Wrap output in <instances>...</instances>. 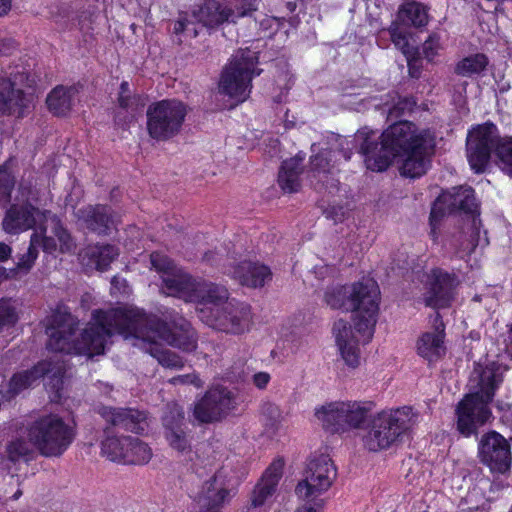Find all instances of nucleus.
Returning a JSON list of instances; mask_svg holds the SVG:
<instances>
[{
	"label": "nucleus",
	"instance_id": "f257e3e1",
	"mask_svg": "<svg viewBox=\"0 0 512 512\" xmlns=\"http://www.w3.org/2000/svg\"><path fill=\"white\" fill-rule=\"evenodd\" d=\"M95 323L86 327L79 336V321L68 311L57 309L46 318L47 349L66 354L99 355L104 353L108 338L115 334L140 337L146 341L163 340L172 347L191 352L197 347V335L191 324L175 317L172 327L154 315L137 308H116L97 311Z\"/></svg>",
	"mask_w": 512,
	"mask_h": 512
},
{
	"label": "nucleus",
	"instance_id": "f03ea898",
	"mask_svg": "<svg viewBox=\"0 0 512 512\" xmlns=\"http://www.w3.org/2000/svg\"><path fill=\"white\" fill-rule=\"evenodd\" d=\"M332 309H343L355 313L354 330L343 319L333 325L336 344L344 362L351 368L360 364V343H367L373 336L379 309V289L372 279L349 286L329 287L324 296Z\"/></svg>",
	"mask_w": 512,
	"mask_h": 512
},
{
	"label": "nucleus",
	"instance_id": "7ed1b4c3",
	"mask_svg": "<svg viewBox=\"0 0 512 512\" xmlns=\"http://www.w3.org/2000/svg\"><path fill=\"white\" fill-rule=\"evenodd\" d=\"M425 131H418L410 121H398L390 125L381 135L367 128L358 130L355 140L360 142V152L367 169L385 171L399 154L413 148Z\"/></svg>",
	"mask_w": 512,
	"mask_h": 512
},
{
	"label": "nucleus",
	"instance_id": "20e7f679",
	"mask_svg": "<svg viewBox=\"0 0 512 512\" xmlns=\"http://www.w3.org/2000/svg\"><path fill=\"white\" fill-rule=\"evenodd\" d=\"M503 382L502 367L491 362L485 366L477 364L470 376L471 392L457 407V428L464 436L476 432L491 416L489 403Z\"/></svg>",
	"mask_w": 512,
	"mask_h": 512
},
{
	"label": "nucleus",
	"instance_id": "39448f33",
	"mask_svg": "<svg viewBox=\"0 0 512 512\" xmlns=\"http://www.w3.org/2000/svg\"><path fill=\"white\" fill-rule=\"evenodd\" d=\"M259 0H235L222 5L217 0H207L191 11L179 13L174 22L173 33L196 38L199 27L213 30L225 22H235L236 18L251 16L258 9Z\"/></svg>",
	"mask_w": 512,
	"mask_h": 512
},
{
	"label": "nucleus",
	"instance_id": "423d86ee",
	"mask_svg": "<svg viewBox=\"0 0 512 512\" xmlns=\"http://www.w3.org/2000/svg\"><path fill=\"white\" fill-rule=\"evenodd\" d=\"M466 150L474 172H484L494 151L499 167L512 176V137H500L493 123L487 122L472 129L467 136Z\"/></svg>",
	"mask_w": 512,
	"mask_h": 512
},
{
	"label": "nucleus",
	"instance_id": "0eeeda50",
	"mask_svg": "<svg viewBox=\"0 0 512 512\" xmlns=\"http://www.w3.org/2000/svg\"><path fill=\"white\" fill-rule=\"evenodd\" d=\"M418 418L419 413L410 406L378 413L372 419L370 429L363 438L365 447L376 452L396 445L418 422Z\"/></svg>",
	"mask_w": 512,
	"mask_h": 512
},
{
	"label": "nucleus",
	"instance_id": "6e6552de",
	"mask_svg": "<svg viewBox=\"0 0 512 512\" xmlns=\"http://www.w3.org/2000/svg\"><path fill=\"white\" fill-rule=\"evenodd\" d=\"M28 436L42 456L60 457L72 444L75 431L60 416L49 414L30 426Z\"/></svg>",
	"mask_w": 512,
	"mask_h": 512
},
{
	"label": "nucleus",
	"instance_id": "1a4fd4ad",
	"mask_svg": "<svg viewBox=\"0 0 512 512\" xmlns=\"http://www.w3.org/2000/svg\"><path fill=\"white\" fill-rule=\"evenodd\" d=\"M257 63V52L249 48L238 50L222 72L220 93L237 102L245 101L250 94L252 78L261 73V70H255Z\"/></svg>",
	"mask_w": 512,
	"mask_h": 512
},
{
	"label": "nucleus",
	"instance_id": "9d476101",
	"mask_svg": "<svg viewBox=\"0 0 512 512\" xmlns=\"http://www.w3.org/2000/svg\"><path fill=\"white\" fill-rule=\"evenodd\" d=\"M197 314L209 327L234 335L248 331L252 321L250 305L236 299H230L222 306L202 307L197 309Z\"/></svg>",
	"mask_w": 512,
	"mask_h": 512
},
{
	"label": "nucleus",
	"instance_id": "9b49d317",
	"mask_svg": "<svg viewBox=\"0 0 512 512\" xmlns=\"http://www.w3.org/2000/svg\"><path fill=\"white\" fill-rule=\"evenodd\" d=\"M372 402H333L316 410L315 416L331 433L360 428L370 417Z\"/></svg>",
	"mask_w": 512,
	"mask_h": 512
},
{
	"label": "nucleus",
	"instance_id": "f8f14e48",
	"mask_svg": "<svg viewBox=\"0 0 512 512\" xmlns=\"http://www.w3.org/2000/svg\"><path fill=\"white\" fill-rule=\"evenodd\" d=\"M146 115L150 137L166 141L180 132L187 115V107L179 100L166 99L151 104Z\"/></svg>",
	"mask_w": 512,
	"mask_h": 512
},
{
	"label": "nucleus",
	"instance_id": "ddd939ff",
	"mask_svg": "<svg viewBox=\"0 0 512 512\" xmlns=\"http://www.w3.org/2000/svg\"><path fill=\"white\" fill-rule=\"evenodd\" d=\"M335 478L336 468L329 456H315L310 459L305 478L297 484L295 493L301 500H315L330 488Z\"/></svg>",
	"mask_w": 512,
	"mask_h": 512
},
{
	"label": "nucleus",
	"instance_id": "4468645a",
	"mask_svg": "<svg viewBox=\"0 0 512 512\" xmlns=\"http://www.w3.org/2000/svg\"><path fill=\"white\" fill-rule=\"evenodd\" d=\"M163 436L168 446L179 455L192 453V432L185 421V412L177 403H168L162 415Z\"/></svg>",
	"mask_w": 512,
	"mask_h": 512
},
{
	"label": "nucleus",
	"instance_id": "2eb2a0df",
	"mask_svg": "<svg viewBox=\"0 0 512 512\" xmlns=\"http://www.w3.org/2000/svg\"><path fill=\"white\" fill-rule=\"evenodd\" d=\"M236 394L226 387L209 389L194 405L193 416L201 424L221 421L236 408Z\"/></svg>",
	"mask_w": 512,
	"mask_h": 512
},
{
	"label": "nucleus",
	"instance_id": "dca6fc26",
	"mask_svg": "<svg viewBox=\"0 0 512 512\" xmlns=\"http://www.w3.org/2000/svg\"><path fill=\"white\" fill-rule=\"evenodd\" d=\"M464 212L468 221L473 216L479 218L478 204L471 187H455L452 191L442 193L434 202L430 212V223L433 229L445 214Z\"/></svg>",
	"mask_w": 512,
	"mask_h": 512
},
{
	"label": "nucleus",
	"instance_id": "f3484780",
	"mask_svg": "<svg viewBox=\"0 0 512 512\" xmlns=\"http://www.w3.org/2000/svg\"><path fill=\"white\" fill-rule=\"evenodd\" d=\"M478 457L491 472L505 473L511 466V447L500 433L490 431L480 438Z\"/></svg>",
	"mask_w": 512,
	"mask_h": 512
},
{
	"label": "nucleus",
	"instance_id": "a211bd4d",
	"mask_svg": "<svg viewBox=\"0 0 512 512\" xmlns=\"http://www.w3.org/2000/svg\"><path fill=\"white\" fill-rule=\"evenodd\" d=\"M435 147V136L431 131H425L420 142L413 148L399 154L402 163L400 174L408 178H418L424 175L430 165V156Z\"/></svg>",
	"mask_w": 512,
	"mask_h": 512
},
{
	"label": "nucleus",
	"instance_id": "6ab92c4d",
	"mask_svg": "<svg viewBox=\"0 0 512 512\" xmlns=\"http://www.w3.org/2000/svg\"><path fill=\"white\" fill-rule=\"evenodd\" d=\"M98 413L109 425L108 427L142 433L148 426L146 413L137 409L102 406L98 408Z\"/></svg>",
	"mask_w": 512,
	"mask_h": 512
},
{
	"label": "nucleus",
	"instance_id": "aec40b11",
	"mask_svg": "<svg viewBox=\"0 0 512 512\" xmlns=\"http://www.w3.org/2000/svg\"><path fill=\"white\" fill-rule=\"evenodd\" d=\"M42 212L29 203L13 204L6 211L3 229L9 234H18L32 229L37 223L42 226L45 221Z\"/></svg>",
	"mask_w": 512,
	"mask_h": 512
},
{
	"label": "nucleus",
	"instance_id": "412c9836",
	"mask_svg": "<svg viewBox=\"0 0 512 512\" xmlns=\"http://www.w3.org/2000/svg\"><path fill=\"white\" fill-rule=\"evenodd\" d=\"M83 227L98 235H107L113 226L112 210L107 205H87L75 212Z\"/></svg>",
	"mask_w": 512,
	"mask_h": 512
},
{
	"label": "nucleus",
	"instance_id": "4be33fe9",
	"mask_svg": "<svg viewBox=\"0 0 512 512\" xmlns=\"http://www.w3.org/2000/svg\"><path fill=\"white\" fill-rule=\"evenodd\" d=\"M162 290L169 296L178 297L186 302H192L198 285V279L193 278L182 268L174 269L161 275Z\"/></svg>",
	"mask_w": 512,
	"mask_h": 512
},
{
	"label": "nucleus",
	"instance_id": "5701e85b",
	"mask_svg": "<svg viewBox=\"0 0 512 512\" xmlns=\"http://www.w3.org/2000/svg\"><path fill=\"white\" fill-rule=\"evenodd\" d=\"M433 278L431 288L425 297L426 305L433 308L449 306L458 284L456 276L439 269L433 271Z\"/></svg>",
	"mask_w": 512,
	"mask_h": 512
},
{
	"label": "nucleus",
	"instance_id": "b1692460",
	"mask_svg": "<svg viewBox=\"0 0 512 512\" xmlns=\"http://www.w3.org/2000/svg\"><path fill=\"white\" fill-rule=\"evenodd\" d=\"M445 325L439 313L433 320V331L425 332L417 342L418 354L429 362L437 361L446 351L444 346Z\"/></svg>",
	"mask_w": 512,
	"mask_h": 512
},
{
	"label": "nucleus",
	"instance_id": "393cba45",
	"mask_svg": "<svg viewBox=\"0 0 512 512\" xmlns=\"http://www.w3.org/2000/svg\"><path fill=\"white\" fill-rule=\"evenodd\" d=\"M228 273L241 285L252 288L263 287L272 279V273L268 266L250 261L241 262L232 267Z\"/></svg>",
	"mask_w": 512,
	"mask_h": 512
},
{
	"label": "nucleus",
	"instance_id": "a878e982",
	"mask_svg": "<svg viewBox=\"0 0 512 512\" xmlns=\"http://www.w3.org/2000/svg\"><path fill=\"white\" fill-rule=\"evenodd\" d=\"M480 227V218L473 216L464 230L455 233L449 239L448 245L457 257L464 259L475 250L480 241Z\"/></svg>",
	"mask_w": 512,
	"mask_h": 512
},
{
	"label": "nucleus",
	"instance_id": "bb28decb",
	"mask_svg": "<svg viewBox=\"0 0 512 512\" xmlns=\"http://www.w3.org/2000/svg\"><path fill=\"white\" fill-rule=\"evenodd\" d=\"M283 462H273L265 471L260 482L253 490L251 504L259 507L265 503L268 497L275 492L276 486L282 475Z\"/></svg>",
	"mask_w": 512,
	"mask_h": 512
},
{
	"label": "nucleus",
	"instance_id": "cd10ccee",
	"mask_svg": "<svg viewBox=\"0 0 512 512\" xmlns=\"http://www.w3.org/2000/svg\"><path fill=\"white\" fill-rule=\"evenodd\" d=\"M52 364L49 361H41L31 369L15 373L9 382L8 392L14 396L31 387L36 381L44 375L52 372Z\"/></svg>",
	"mask_w": 512,
	"mask_h": 512
},
{
	"label": "nucleus",
	"instance_id": "c85d7f7f",
	"mask_svg": "<svg viewBox=\"0 0 512 512\" xmlns=\"http://www.w3.org/2000/svg\"><path fill=\"white\" fill-rule=\"evenodd\" d=\"M304 156L296 155L283 161L279 174L278 184L286 193L297 192L301 186L300 175L303 172Z\"/></svg>",
	"mask_w": 512,
	"mask_h": 512
},
{
	"label": "nucleus",
	"instance_id": "c756f323",
	"mask_svg": "<svg viewBox=\"0 0 512 512\" xmlns=\"http://www.w3.org/2000/svg\"><path fill=\"white\" fill-rule=\"evenodd\" d=\"M134 339L133 345L139 347L145 352L149 353L152 357L157 359L159 364L166 368L180 369L184 366L182 357L173 351L163 348L158 340L155 342L146 341L140 337H132Z\"/></svg>",
	"mask_w": 512,
	"mask_h": 512
},
{
	"label": "nucleus",
	"instance_id": "7c9ffc66",
	"mask_svg": "<svg viewBox=\"0 0 512 512\" xmlns=\"http://www.w3.org/2000/svg\"><path fill=\"white\" fill-rule=\"evenodd\" d=\"M216 477L206 481L199 495V512H220V506L229 496V491L216 487Z\"/></svg>",
	"mask_w": 512,
	"mask_h": 512
},
{
	"label": "nucleus",
	"instance_id": "2f4dec72",
	"mask_svg": "<svg viewBox=\"0 0 512 512\" xmlns=\"http://www.w3.org/2000/svg\"><path fill=\"white\" fill-rule=\"evenodd\" d=\"M226 301H230L228 290L215 283L199 280L192 302L204 305L211 304V307L222 306ZM207 307V306H204Z\"/></svg>",
	"mask_w": 512,
	"mask_h": 512
},
{
	"label": "nucleus",
	"instance_id": "473e14b6",
	"mask_svg": "<svg viewBox=\"0 0 512 512\" xmlns=\"http://www.w3.org/2000/svg\"><path fill=\"white\" fill-rule=\"evenodd\" d=\"M16 83L0 78V114L10 113L15 107H24L23 91L15 88Z\"/></svg>",
	"mask_w": 512,
	"mask_h": 512
},
{
	"label": "nucleus",
	"instance_id": "72a5a7b5",
	"mask_svg": "<svg viewBox=\"0 0 512 512\" xmlns=\"http://www.w3.org/2000/svg\"><path fill=\"white\" fill-rule=\"evenodd\" d=\"M77 89L73 86L65 88L58 86L54 88L47 97V105L55 115H65L73 105V98Z\"/></svg>",
	"mask_w": 512,
	"mask_h": 512
},
{
	"label": "nucleus",
	"instance_id": "f704fd0d",
	"mask_svg": "<svg viewBox=\"0 0 512 512\" xmlns=\"http://www.w3.org/2000/svg\"><path fill=\"white\" fill-rule=\"evenodd\" d=\"M398 18L403 24L420 28L428 23V8L420 2H407L401 5Z\"/></svg>",
	"mask_w": 512,
	"mask_h": 512
},
{
	"label": "nucleus",
	"instance_id": "c9c22d12",
	"mask_svg": "<svg viewBox=\"0 0 512 512\" xmlns=\"http://www.w3.org/2000/svg\"><path fill=\"white\" fill-rule=\"evenodd\" d=\"M107 435L102 441V453L111 461L124 462L128 444L126 441L127 436L116 437L110 435V427H106L104 430Z\"/></svg>",
	"mask_w": 512,
	"mask_h": 512
},
{
	"label": "nucleus",
	"instance_id": "e433bc0d",
	"mask_svg": "<svg viewBox=\"0 0 512 512\" xmlns=\"http://www.w3.org/2000/svg\"><path fill=\"white\" fill-rule=\"evenodd\" d=\"M41 214L45 222H51L52 232L60 244V251L62 253L74 252L76 249V243L67 229L62 226L58 217L49 210H43Z\"/></svg>",
	"mask_w": 512,
	"mask_h": 512
},
{
	"label": "nucleus",
	"instance_id": "4c0bfd02",
	"mask_svg": "<svg viewBox=\"0 0 512 512\" xmlns=\"http://www.w3.org/2000/svg\"><path fill=\"white\" fill-rule=\"evenodd\" d=\"M128 444L124 463L127 464H145L152 457L151 448L142 440L136 437L127 436Z\"/></svg>",
	"mask_w": 512,
	"mask_h": 512
},
{
	"label": "nucleus",
	"instance_id": "58836bf2",
	"mask_svg": "<svg viewBox=\"0 0 512 512\" xmlns=\"http://www.w3.org/2000/svg\"><path fill=\"white\" fill-rule=\"evenodd\" d=\"M488 63L486 55L477 53L459 61L454 71L459 76L471 78L481 74L486 69Z\"/></svg>",
	"mask_w": 512,
	"mask_h": 512
},
{
	"label": "nucleus",
	"instance_id": "ea45409f",
	"mask_svg": "<svg viewBox=\"0 0 512 512\" xmlns=\"http://www.w3.org/2000/svg\"><path fill=\"white\" fill-rule=\"evenodd\" d=\"M87 256L95 264L100 271L106 270L112 261L119 255L118 249L110 244L95 245L89 247L86 252Z\"/></svg>",
	"mask_w": 512,
	"mask_h": 512
},
{
	"label": "nucleus",
	"instance_id": "a19ab883",
	"mask_svg": "<svg viewBox=\"0 0 512 512\" xmlns=\"http://www.w3.org/2000/svg\"><path fill=\"white\" fill-rule=\"evenodd\" d=\"M40 236L38 233H33L30 238V244L27 251L18 257L16 267L11 270V273L27 274L33 267L39 253Z\"/></svg>",
	"mask_w": 512,
	"mask_h": 512
},
{
	"label": "nucleus",
	"instance_id": "79ce46f5",
	"mask_svg": "<svg viewBox=\"0 0 512 512\" xmlns=\"http://www.w3.org/2000/svg\"><path fill=\"white\" fill-rule=\"evenodd\" d=\"M354 137H356V134ZM328 144L329 153L338 152L345 160H349L351 158V150L354 145H358L360 147V142H357L355 138H353V140H349L346 137L336 134H331V136L328 137Z\"/></svg>",
	"mask_w": 512,
	"mask_h": 512
},
{
	"label": "nucleus",
	"instance_id": "37998d69",
	"mask_svg": "<svg viewBox=\"0 0 512 512\" xmlns=\"http://www.w3.org/2000/svg\"><path fill=\"white\" fill-rule=\"evenodd\" d=\"M15 180L9 171L8 161L0 166V202L8 201L14 188Z\"/></svg>",
	"mask_w": 512,
	"mask_h": 512
},
{
	"label": "nucleus",
	"instance_id": "c03bdc74",
	"mask_svg": "<svg viewBox=\"0 0 512 512\" xmlns=\"http://www.w3.org/2000/svg\"><path fill=\"white\" fill-rule=\"evenodd\" d=\"M18 321L15 305L10 300H0V330L14 326Z\"/></svg>",
	"mask_w": 512,
	"mask_h": 512
},
{
	"label": "nucleus",
	"instance_id": "a18cd8bd",
	"mask_svg": "<svg viewBox=\"0 0 512 512\" xmlns=\"http://www.w3.org/2000/svg\"><path fill=\"white\" fill-rule=\"evenodd\" d=\"M31 452L30 444L23 439L12 441L7 446L8 458L13 462L18 461L21 458H27Z\"/></svg>",
	"mask_w": 512,
	"mask_h": 512
},
{
	"label": "nucleus",
	"instance_id": "49530a36",
	"mask_svg": "<svg viewBox=\"0 0 512 512\" xmlns=\"http://www.w3.org/2000/svg\"><path fill=\"white\" fill-rule=\"evenodd\" d=\"M138 102V98L135 95H132L129 83L123 81L120 85V90L118 94V105L122 109L128 110L136 106Z\"/></svg>",
	"mask_w": 512,
	"mask_h": 512
},
{
	"label": "nucleus",
	"instance_id": "de8ad7c7",
	"mask_svg": "<svg viewBox=\"0 0 512 512\" xmlns=\"http://www.w3.org/2000/svg\"><path fill=\"white\" fill-rule=\"evenodd\" d=\"M152 267L161 273V275L166 274L168 272H173L174 269H177L173 262L166 256L161 253L154 252L150 256Z\"/></svg>",
	"mask_w": 512,
	"mask_h": 512
},
{
	"label": "nucleus",
	"instance_id": "09e8293b",
	"mask_svg": "<svg viewBox=\"0 0 512 512\" xmlns=\"http://www.w3.org/2000/svg\"><path fill=\"white\" fill-rule=\"evenodd\" d=\"M329 152L322 151L311 157L310 167L313 172L328 173L330 172V159L328 158Z\"/></svg>",
	"mask_w": 512,
	"mask_h": 512
},
{
	"label": "nucleus",
	"instance_id": "8fccbe9b",
	"mask_svg": "<svg viewBox=\"0 0 512 512\" xmlns=\"http://www.w3.org/2000/svg\"><path fill=\"white\" fill-rule=\"evenodd\" d=\"M439 46V37L435 34L430 35L428 39L423 43L422 50L424 57L431 61L437 54Z\"/></svg>",
	"mask_w": 512,
	"mask_h": 512
},
{
	"label": "nucleus",
	"instance_id": "3c124183",
	"mask_svg": "<svg viewBox=\"0 0 512 512\" xmlns=\"http://www.w3.org/2000/svg\"><path fill=\"white\" fill-rule=\"evenodd\" d=\"M414 104L415 102L408 98L399 100L397 104L389 108L388 119L392 120L394 118H398L404 113L405 110H411Z\"/></svg>",
	"mask_w": 512,
	"mask_h": 512
},
{
	"label": "nucleus",
	"instance_id": "603ef678",
	"mask_svg": "<svg viewBox=\"0 0 512 512\" xmlns=\"http://www.w3.org/2000/svg\"><path fill=\"white\" fill-rule=\"evenodd\" d=\"M390 34L394 45L403 53H407L409 43L406 35L402 32H399L397 28L391 29Z\"/></svg>",
	"mask_w": 512,
	"mask_h": 512
},
{
	"label": "nucleus",
	"instance_id": "864d4df0",
	"mask_svg": "<svg viewBox=\"0 0 512 512\" xmlns=\"http://www.w3.org/2000/svg\"><path fill=\"white\" fill-rule=\"evenodd\" d=\"M323 213L327 219L334 223L341 222L345 217V209L342 206H330Z\"/></svg>",
	"mask_w": 512,
	"mask_h": 512
},
{
	"label": "nucleus",
	"instance_id": "5fc2aeb1",
	"mask_svg": "<svg viewBox=\"0 0 512 512\" xmlns=\"http://www.w3.org/2000/svg\"><path fill=\"white\" fill-rule=\"evenodd\" d=\"M172 383L177 384H193L196 387H200L202 385L200 379L194 375V374H186V375H180L177 377L172 378Z\"/></svg>",
	"mask_w": 512,
	"mask_h": 512
},
{
	"label": "nucleus",
	"instance_id": "6e6d98bb",
	"mask_svg": "<svg viewBox=\"0 0 512 512\" xmlns=\"http://www.w3.org/2000/svg\"><path fill=\"white\" fill-rule=\"evenodd\" d=\"M40 236V247H42L44 252L52 253L56 250L57 245L53 237L48 236Z\"/></svg>",
	"mask_w": 512,
	"mask_h": 512
},
{
	"label": "nucleus",
	"instance_id": "4d7b16f0",
	"mask_svg": "<svg viewBox=\"0 0 512 512\" xmlns=\"http://www.w3.org/2000/svg\"><path fill=\"white\" fill-rule=\"evenodd\" d=\"M17 48V44L13 39H5L0 42V56H8Z\"/></svg>",
	"mask_w": 512,
	"mask_h": 512
},
{
	"label": "nucleus",
	"instance_id": "13d9d810",
	"mask_svg": "<svg viewBox=\"0 0 512 512\" xmlns=\"http://www.w3.org/2000/svg\"><path fill=\"white\" fill-rule=\"evenodd\" d=\"M270 381V375L267 372H258L253 376V383L259 389H264Z\"/></svg>",
	"mask_w": 512,
	"mask_h": 512
},
{
	"label": "nucleus",
	"instance_id": "bf43d9fd",
	"mask_svg": "<svg viewBox=\"0 0 512 512\" xmlns=\"http://www.w3.org/2000/svg\"><path fill=\"white\" fill-rule=\"evenodd\" d=\"M308 503H313L310 506H303L298 508L295 512H320V509L323 505L322 500L316 498L315 500H306Z\"/></svg>",
	"mask_w": 512,
	"mask_h": 512
},
{
	"label": "nucleus",
	"instance_id": "052dcab7",
	"mask_svg": "<svg viewBox=\"0 0 512 512\" xmlns=\"http://www.w3.org/2000/svg\"><path fill=\"white\" fill-rule=\"evenodd\" d=\"M262 411L264 414H267L273 421H276L280 416L278 407L272 403L264 404Z\"/></svg>",
	"mask_w": 512,
	"mask_h": 512
},
{
	"label": "nucleus",
	"instance_id": "680f3d73",
	"mask_svg": "<svg viewBox=\"0 0 512 512\" xmlns=\"http://www.w3.org/2000/svg\"><path fill=\"white\" fill-rule=\"evenodd\" d=\"M11 255V248L5 244V243H0V261H5L7 260Z\"/></svg>",
	"mask_w": 512,
	"mask_h": 512
},
{
	"label": "nucleus",
	"instance_id": "e2e57ef3",
	"mask_svg": "<svg viewBox=\"0 0 512 512\" xmlns=\"http://www.w3.org/2000/svg\"><path fill=\"white\" fill-rule=\"evenodd\" d=\"M408 67H409V74H410V76L412 78H419V76H420V69L416 65V61H414V62L409 61L408 62Z\"/></svg>",
	"mask_w": 512,
	"mask_h": 512
},
{
	"label": "nucleus",
	"instance_id": "0e129e2a",
	"mask_svg": "<svg viewBox=\"0 0 512 512\" xmlns=\"http://www.w3.org/2000/svg\"><path fill=\"white\" fill-rule=\"evenodd\" d=\"M11 9V0H0V16L6 15Z\"/></svg>",
	"mask_w": 512,
	"mask_h": 512
},
{
	"label": "nucleus",
	"instance_id": "69168bd1",
	"mask_svg": "<svg viewBox=\"0 0 512 512\" xmlns=\"http://www.w3.org/2000/svg\"><path fill=\"white\" fill-rule=\"evenodd\" d=\"M56 378V383L53 385V387L56 389L57 393L61 389V386L63 384L62 378L56 377V373L53 375Z\"/></svg>",
	"mask_w": 512,
	"mask_h": 512
},
{
	"label": "nucleus",
	"instance_id": "338daca9",
	"mask_svg": "<svg viewBox=\"0 0 512 512\" xmlns=\"http://www.w3.org/2000/svg\"><path fill=\"white\" fill-rule=\"evenodd\" d=\"M22 490L18 489L12 496V500H18L22 496Z\"/></svg>",
	"mask_w": 512,
	"mask_h": 512
},
{
	"label": "nucleus",
	"instance_id": "774afa93",
	"mask_svg": "<svg viewBox=\"0 0 512 512\" xmlns=\"http://www.w3.org/2000/svg\"><path fill=\"white\" fill-rule=\"evenodd\" d=\"M287 7H288V9H289L291 12H293V11L295 10V8H296V4H295V3H292V2H288V3H287Z\"/></svg>",
	"mask_w": 512,
	"mask_h": 512
}]
</instances>
